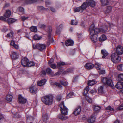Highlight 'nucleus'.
Segmentation results:
<instances>
[{
    "instance_id": "1",
    "label": "nucleus",
    "mask_w": 123,
    "mask_h": 123,
    "mask_svg": "<svg viewBox=\"0 0 123 123\" xmlns=\"http://www.w3.org/2000/svg\"><path fill=\"white\" fill-rule=\"evenodd\" d=\"M95 26L94 25H92L89 28V30L90 33H91V32H92L96 35L100 32L105 33L107 30L108 28V26L106 25H105V27H103V28H95Z\"/></svg>"
},
{
    "instance_id": "2",
    "label": "nucleus",
    "mask_w": 123,
    "mask_h": 123,
    "mask_svg": "<svg viewBox=\"0 0 123 123\" xmlns=\"http://www.w3.org/2000/svg\"><path fill=\"white\" fill-rule=\"evenodd\" d=\"M53 96L51 95H48L44 96L41 98L42 101L47 105H50L53 103Z\"/></svg>"
},
{
    "instance_id": "3",
    "label": "nucleus",
    "mask_w": 123,
    "mask_h": 123,
    "mask_svg": "<svg viewBox=\"0 0 123 123\" xmlns=\"http://www.w3.org/2000/svg\"><path fill=\"white\" fill-rule=\"evenodd\" d=\"M119 55L115 52L111 55V57L113 63H117L119 62L121 60V58L119 57Z\"/></svg>"
},
{
    "instance_id": "4",
    "label": "nucleus",
    "mask_w": 123,
    "mask_h": 123,
    "mask_svg": "<svg viewBox=\"0 0 123 123\" xmlns=\"http://www.w3.org/2000/svg\"><path fill=\"white\" fill-rule=\"evenodd\" d=\"M59 107L60 108V110L62 113L64 115H66L68 114V109L65 106L64 103L62 101L59 105Z\"/></svg>"
},
{
    "instance_id": "5",
    "label": "nucleus",
    "mask_w": 123,
    "mask_h": 123,
    "mask_svg": "<svg viewBox=\"0 0 123 123\" xmlns=\"http://www.w3.org/2000/svg\"><path fill=\"white\" fill-rule=\"evenodd\" d=\"M102 81L104 84H107L109 86H112L113 83L112 80L110 78H104L102 79Z\"/></svg>"
},
{
    "instance_id": "6",
    "label": "nucleus",
    "mask_w": 123,
    "mask_h": 123,
    "mask_svg": "<svg viewBox=\"0 0 123 123\" xmlns=\"http://www.w3.org/2000/svg\"><path fill=\"white\" fill-rule=\"evenodd\" d=\"M102 81L104 84H107L109 86H112L113 83L112 80L110 78H104L102 79Z\"/></svg>"
},
{
    "instance_id": "7",
    "label": "nucleus",
    "mask_w": 123,
    "mask_h": 123,
    "mask_svg": "<svg viewBox=\"0 0 123 123\" xmlns=\"http://www.w3.org/2000/svg\"><path fill=\"white\" fill-rule=\"evenodd\" d=\"M114 50L116 51L115 52L119 55H122L123 53V49L120 45L118 46Z\"/></svg>"
},
{
    "instance_id": "8",
    "label": "nucleus",
    "mask_w": 123,
    "mask_h": 123,
    "mask_svg": "<svg viewBox=\"0 0 123 123\" xmlns=\"http://www.w3.org/2000/svg\"><path fill=\"white\" fill-rule=\"evenodd\" d=\"M90 34L91 35L90 38L92 41L94 43L96 42L97 41V35L94 34L92 32L91 33H90Z\"/></svg>"
},
{
    "instance_id": "9",
    "label": "nucleus",
    "mask_w": 123,
    "mask_h": 123,
    "mask_svg": "<svg viewBox=\"0 0 123 123\" xmlns=\"http://www.w3.org/2000/svg\"><path fill=\"white\" fill-rule=\"evenodd\" d=\"M18 100L20 103L23 104L25 103L27 101L26 99L23 97L22 96L20 95H19L18 96Z\"/></svg>"
},
{
    "instance_id": "10",
    "label": "nucleus",
    "mask_w": 123,
    "mask_h": 123,
    "mask_svg": "<svg viewBox=\"0 0 123 123\" xmlns=\"http://www.w3.org/2000/svg\"><path fill=\"white\" fill-rule=\"evenodd\" d=\"M29 61V60L27 58H24L22 59L21 64L24 67L27 66Z\"/></svg>"
},
{
    "instance_id": "11",
    "label": "nucleus",
    "mask_w": 123,
    "mask_h": 123,
    "mask_svg": "<svg viewBox=\"0 0 123 123\" xmlns=\"http://www.w3.org/2000/svg\"><path fill=\"white\" fill-rule=\"evenodd\" d=\"M81 110V107H78L75 109L73 112V113L75 116L78 115L80 113Z\"/></svg>"
},
{
    "instance_id": "12",
    "label": "nucleus",
    "mask_w": 123,
    "mask_h": 123,
    "mask_svg": "<svg viewBox=\"0 0 123 123\" xmlns=\"http://www.w3.org/2000/svg\"><path fill=\"white\" fill-rule=\"evenodd\" d=\"M37 49L40 51H43L46 48V46L45 44L38 43L37 44Z\"/></svg>"
},
{
    "instance_id": "13",
    "label": "nucleus",
    "mask_w": 123,
    "mask_h": 123,
    "mask_svg": "<svg viewBox=\"0 0 123 123\" xmlns=\"http://www.w3.org/2000/svg\"><path fill=\"white\" fill-rule=\"evenodd\" d=\"M38 91V89L35 86H31L30 88V92L33 94H36Z\"/></svg>"
},
{
    "instance_id": "14",
    "label": "nucleus",
    "mask_w": 123,
    "mask_h": 123,
    "mask_svg": "<svg viewBox=\"0 0 123 123\" xmlns=\"http://www.w3.org/2000/svg\"><path fill=\"white\" fill-rule=\"evenodd\" d=\"M74 42L72 40L68 39L66 40L65 43V45L67 46H72L73 45Z\"/></svg>"
},
{
    "instance_id": "15",
    "label": "nucleus",
    "mask_w": 123,
    "mask_h": 123,
    "mask_svg": "<svg viewBox=\"0 0 123 123\" xmlns=\"http://www.w3.org/2000/svg\"><path fill=\"white\" fill-rule=\"evenodd\" d=\"M115 87L116 88L119 89H122L123 87V82H118L115 85Z\"/></svg>"
},
{
    "instance_id": "16",
    "label": "nucleus",
    "mask_w": 123,
    "mask_h": 123,
    "mask_svg": "<svg viewBox=\"0 0 123 123\" xmlns=\"http://www.w3.org/2000/svg\"><path fill=\"white\" fill-rule=\"evenodd\" d=\"M57 118L61 120H65L68 119L67 116H63L61 114H59L57 116Z\"/></svg>"
},
{
    "instance_id": "17",
    "label": "nucleus",
    "mask_w": 123,
    "mask_h": 123,
    "mask_svg": "<svg viewBox=\"0 0 123 123\" xmlns=\"http://www.w3.org/2000/svg\"><path fill=\"white\" fill-rule=\"evenodd\" d=\"M94 67V64L90 63H87L85 66V67L86 69H92Z\"/></svg>"
},
{
    "instance_id": "18",
    "label": "nucleus",
    "mask_w": 123,
    "mask_h": 123,
    "mask_svg": "<svg viewBox=\"0 0 123 123\" xmlns=\"http://www.w3.org/2000/svg\"><path fill=\"white\" fill-rule=\"evenodd\" d=\"M46 82V80L45 79L42 80L37 82V84L38 86H41L44 85Z\"/></svg>"
},
{
    "instance_id": "19",
    "label": "nucleus",
    "mask_w": 123,
    "mask_h": 123,
    "mask_svg": "<svg viewBox=\"0 0 123 123\" xmlns=\"http://www.w3.org/2000/svg\"><path fill=\"white\" fill-rule=\"evenodd\" d=\"M11 15V11L9 10H7L6 12L4 15V16L6 18L9 17Z\"/></svg>"
},
{
    "instance_id": "20",
    "label": "nucleus",
    "mask_w": 123,
    "mask_h": 123,
    "mask_svg": "<svg viewBox=\"0 0 123 123\" xmlns=\"http://www.w3.org/2000/svg\"><path fill=\"white\" fill-rule=\"evenodd\" d=\"M14 36V33L13 31L11 30L10 31V32L6 36V37L7 38H12Z\"/></svg>"
},
{
    "instance_id": "21",
    "label": "nucleus",
    "mask_w": 123,
    "mask_h": 123,
    "mask_svg": "<svg viewBox=\"0 0 123 123\" xmlns=\"http://www.w3.org/2000/svg\"><path fill=\"white\" fill-rule=\"evenodd\" d=\"M88 121L89 123H93L95 121V117L93 116H92L91 117L88 119Z\"/></svg>"
},
{
    "instance_id": "22",
    "label": "nucleus",
    "mask_w": 123,
    "mask_h": 123,
    "mask_svg": "<svg viewBox=\"0 0 123 123\" xmlns=\"http://www.w3.org/2000/svg\"><path fill=\"white\" fill-rule=\"evenodd\" d=\"M88 4L89 6L92 7H94L95 5V2L92 0H91L89 1Z\"/></svg>"
},
{
    "instance_id": "23",
    "label": "nucleus",
    "mask_w": 123,
    "mask_h": 123,
    "mask_svg": "<svg viewBox=\"0 0 123 123\" xmlns=\"http://www.w3.org/2000/svg\"><path fill=\"white\" fill-rule=\"evenodd\" d=\"M101 52L102 54L103 55V56H102L103 58H105L108 54L107 52L105 50H102Z\"/></svg>"
},
{
    "instance_id": "24",
    "label": "nucleus",
    "mask_w": 123,
    "mask_h": 123,
    "mask_svg": "<svg viewBox=\"0 0 123 123\" xmlns=\"http://www.w3.org/2000/svg\"><path fill=\"white\" fill-rule=\"evenodd\" d=\"M47 30L48 32L49 35L48 36V38L50 39L51 38L50 34L52 31V28L51 26H49L47 28Z\"/></svg>"
},
{
    "instance_id": "25",
    "label": "nucleus",
    "mask_w": 123,
    "mask_h": 123,
    "mask_svg": "<svg viewBox=\"0 0 123 123\" xmlns=\"http://www.w3.org/2000/svg\"><path fill=\"white\" fill-rule=\"evenodd\" d=\"M18 54L17 52H13L12 54V59H16L17 58Z\"/></svg>"
},
{
    "instance_id": "26",
    "label": "nucleus",
    "mask_w": 123,
    "mask_h": 123,
    "mask_svg": "<svg viewBox=\"0 0 123 123\" xmlns=\"http://www.w3.org/2000/svg\"><path fill=\"white\" fill-rule=\"evenodd\" d=\"M93 107L94 111L96 112H98L101 108L100 106L95 105H93Z\"/></svg>"
},
{
    "instance_id": "27",
    "label": "nucleus",
    "mask_w": 123,
    "mask_h": 123,
    "mask_svg": "<svg viewBox=\"0 0 123 123\" xmlns=\"http://www.w3.org/2000/svg\"><path fill=\"white\" fill-rule=\"evenodd\" d=\"M87 7V3L84 2L83 3L80 7L83 11Z\"/></svg>"
},
{
    "instance_id": "28",
    "label": "nucleus",
    "mask_w": 123,
    "mask_h": 123,
    "mask_svg": "<svg viewBox=\"0 0 123 123\" xmlns=\"http://www.w3.org/2000/svg\"><path fill=\"white\" fill-rule=\"evenodd\" d=\"M106 36L104 35H102L99 38V40L100 41H103L106 39Z\"/></svg>"
},
{
    "instance_id": "29",
    "label": "nucleus",
    "mask_w": 123,
    "mask_h": 123,
    "mask_svg": "<svg viewBox=\"0 0 123 123\" xmlns=\"http://www.w3.org/2000/svg\"><path fill=\"white\" fill-rule=\"evenodd\" d=\"M46 71L49 75H52L54 74V72L52 71L51 69L50 68H47L46 70Z\"/></svg>"
},
{
    "instance_id": "30",
    "label": "nucleus",
    "mask_w": 123,
    "mask_h": 123,
    "mask_svg": "<svg viewBox=\"0 0 123 123\" xmlns=\"http://www.w3.org/2000/svg\"><path fill=\"white\" fill-rule=\"evenodd\" d=\"M89 90V86H87L84 89L83 94L85 96L86 95L88 94V92Z\"/></svg>"
},
{
    "instance_id": "31",
    "label": "nucleus",
    "mask_w": 123,
    "mask_h": 123,
    "mask_svg": "<svg viewBox=\"0 0 123 123\" xmlns=\"http://www.w3.org/2000/svg\"><path fill=\"white\" fill-rule=\"evenodd\" d=\"M96 83V81H95L94 80H89L88 81V84L89 86H91L94 85Z\"/></svg>"
},
{
    "instance_id": "32",
    "label": "nucleus",
    "mask_w": 123,
    "mask_h": 123,
    "mask_svg": "<svg viewBox=\"0 0 123 123\" xmlns=\"http://www.w3.org/2000/svg\"><path fill=\"white\" fill-rule=\"evenodd\" d=\"M102 5L103 6L107 5L109 3L108 0H100Z\"/></svg>"
},
{
    "instance_id": "33",
    "label": "nucleus",
    "mask_w": 123,
    "mask_h": 123,
    "mask_svg": "<svg viewBox=\"0 0 123 123\" xmlns=\"http://www.w3.org/2000/svg\"><path fill=\"white\" fill-rule=\"evenodd\" d=\"M30 30L33 32H36L37 31V29L36 27L32 26L30 28Z\"/></svg>"
},
{
    "instance_id": "34",
    "label": "nucleus",
    "mask_w": 123,
    "mask_h": 123,
    "mask_svg": "<svg viewBox=\"0 0 123 123\" xmlns=\"http://www.w3.org/2000/svg\"><path fill=\"white\" fill-rule=\"evenodd\" d=\"M66 63L63 62H60L59 63H58L57 64V67L59 68H60V67L64 65H66Z\"/></svg>"
},
{
    "instance_id": "35",
    "label": "nucleus",
    "mask_w": 123,
    "mask_h": 123,
    "mask_svg": "<svg viewBox=\"0 0 123 123\" xmlns=\"http://www.w3.org/2000/svg\"><path fill=\"white\" fill-rule=\"evenodd\" d=\"M7 22L9 24L13 23L16 21L15 19L12 18H10L7 19Z\"/></svg>"
},
{
    "instance_id": "36",
    "label": "nucleus",
    "mask_w": 123,
    "mask_h": 123,
    "mask_svg": "<svg viewBox=\"0 0 123 123\" xmlns=\"http://www.w3.org/2000/svg\"><path fill=\"white\" fill-rule=\"evenodd\" d=\"M12 95H8L6 96V99L8 101H11L12 100Z\"/></svg>"
},
{
    "instance_id": "37",
    "label": "nucleus",
    "mask_w": 123,
    "mask_h": 123,
    "mask_svg": "<svg viewBox=\"0 0 123 123\" xmlns=\"http://www.w3.org/2000/svg\"><path fill=\"white\" fill-rule=\"evenodd\" d=\"M104 86H100L98 89V91L100 93H103L104 92L103 90Z\"/></svg>"
},
{
    "instance_id": "38",
    "label": "nucleus",
    "mask_w": 123,
    "mask_h": 123,
    "mask_svg": "<svg viewBox=\"0 0 123 123\" xmlns=\"http://www.w3.org/2000/svg\"><path fill=\"white\" fill-rule=\"evenodd\" d=\"M74 11L76 12H82L83 11L80 6L74 9Z\"/></svg>"
},
{
    "instance_id": "39",
    "label": "nucleus",
    "mask_w": 123,
    "mask_h": 123,
    "mask_svg": "<svg viewBox=\"0 0 123 123\" xmlns=\"http://www.w3.org/2000/svg\"><path fill=\"white\" fill-rule=\"evenodd\" d=\"M35 65V63L33 61H29V62H28V63L27 64V66H28L29 67H31L32 66H34Z\"/></svg>"
},
{
    "instance_id": "40",
    "label": "nucleus",
    "mask_w": 123,
    "mask_h": 123,
    "mask_svg": "<svg viewBox=\"0 0 123 123\" xmlns=\"http://www.w3.org/2000/svg\"><path fill=\"white\" fill-rule=\"evenodd\" d=\"M74 94L73 92H70L66 96V98L67 99H69L71 98L73 95Z\"/></svg>"
},
{
    "instance_id": "41",
    "label": "nucleus",
    "mask_w": 123,
    "mask_h": 123,
    "mask_svg": "<svg viewBox=\"0 0 123 123\" xmlns=\"http://www.w3.org/2000/svg\"><path fill=\"white\" fill-rule=\"evenodd\" d=\"M95 67L96 69L98 70H100L101 68L100 64L98 62L96 63L95 65Z\"/></svg>"
},
{
    "instance_id": "42",
    "label": "nucleus",
    "mask_w": 123,
    "mask_h": 123,
    "mask_svg": "<svg viewBox=\"0 0 123 123\" xmlns=\"http://www.w3.org/2000/svg\"><path fill=\"white\" fill-rule=\"evenodd\" d=\"M112 9V8L111 6H108L107 8L106 12L108 13H110Z\"/></svg>"
},
{
    "instance_id": "43",
    "label": "nucleus",
    "mask_w": 123,
    "mask_h": 123,
    "mask_svg": "<svg viewBox=\"0 0 123 123\" xmlns=\"http://www.w3.org/2000/svg\"><path fill=\"white\" fill-rule=\"evenodd\" d=\"M42 38L41 36H39L38 35L35 34L34 36V39L35 40H39Z\"/></svg>"
},
{
    "instance_id": "44",
    "label": "nucleus",
    "mask_w": 123,
    "mask_h": 123,
    "mask_svg": "<svg viewBox=\"0 0 123 123\" xmlns=\"http://www.w3.org/2000/svg\"><path fill=\"white\" fill-rule=\"evenodd\" d=\"M78 22L75 20H72L71 21V24L72 25H75L77 24Z\"/></svg>"
},
{
    "instance_id": "45",
    "label": "nucleus",
    "mask_w": 123,
    "mask_h": 123,
    "mask_svg": "<svg viewBox=\"0 0 123 123\" xmlns=\"http://www.w3.org/2000/svg\"><path fill=\"white\" fill-rule=\"evenodd\" d=\"M118 78L120 80H123V74H121L118 75Z\"/></svg>"
},
{
    "instance_id": "46",
    "label": "nucleus",
    "mask_w": 123,
    "mask_h": 123,
    "mask_svg": "<svg viewBox=\"0 0 123 123\" xmlns=\"http://www.w3.org/2000/svg\"><path fill=\"white\" fill-rule=\"evenodd\" d=\"M53 85L54 86H55V85H56L57 86H58V87L61 88L62 87V85L59 83L55 82L53 84Z\"/></svg>"
},
{
    "instance_id": "47",
    "label": "nucleus",
    "mask_w": 123,
    "mask_h": 123,
    "mask_svg": "<svg viewBox=\"0 0 123 123\" xmlns=\"http://www.w3.org/2000/svg\"><path fill=\"white\" fill-rule=\"evenodd\" d=\"M106 109L107 110H109L111 111H113L114 109L111 106H109L106 108Z\"/></svg>"
},
{
    "instance_id": "48",
    "label": "nucleus",
    "mask_w": 123,
    "mask_h": 123,
    "mask_svg": "<svg viewBox=\"0 0 123 123\" xmlns=\"http://www.w3.org/2000/svg\"><path fill=\"white\" fill-rule=\"evenodd\" d=\"M99 73L100 74H104L105 73V71L104 70H101L98 71Z\"/></svg>"
},
{
    "instance_id": "49",
    "label": "nucleus",
    "mask_w": 123,
    "mask_h": 123,
    "mask_svg": "<svg viewBox=\"0 0 123 123\" xmlns=\"http://www.w3.org/2000/svg\"><path fill=\"white\" fill-rule=\"evenodd\" d=\"M28 18V17H26L25 16H22L21 17V19L23 21H24L25 20L27 19Z\"/></svg>"
},
{
    "instance_id": "50",
    "label": "nucleus",
    "mask_w": 123,
    "mask_h": 123,
    "mask_svg": "<svg viewBox=\"0 0 123 123\" xmlns=\"http://www.w3.org/2000/svg\"><path fill=\"white\" fill-rule=\"evenodd\" d=\"M45 3L46 6L48 7V6L50 5L51 4V3L48 0H47L45 1Z\"/></svg>"
},
{
    "instance_id": "51",
    "label": "nucleus",
    "mask_w": 123,
    "mask_h": 123,
    "mask_svg": "<svg viewBox=\"0 0 123 123\" xmlns=\"http://www.w3.org/2000/svg\"><path fill=\"white\" fill-rule=\"evenodd\" d=\"M122 64H121L117 66V69L119 70H121L122 69Z\"/></svg>"
},
{
    "instance_id": "52",
    "label": "nucleus",
    "mask_w": 123,
    "mask_h": 123,
    "mask_svg": "<svg viewBox=\"0 0 123 123\" xmlns=\"http://www.w3.org/2000/svg\"><path fill=\"white\" fill-rule=\"evenodd\" d=\"M61 83L63 85L65 86H67L68 85V83L67 82H64L63 81H61Z\"/></svg>"
},
{
    "instance_id": "53",
    "label": "nucleus",
    "mask_w": 123,
    "mask_h": 123,
    "mask_svg": "<svg viewBox=\"0 0 123 123\" xmlns=\"http://www.w3.org/2000/svg\"><path fill=\"white\" fill-rule=\"evenodd\" d=\"M50 65L51 67L54 69H55L56 67V65L55 64H52Z\"/></svg>"
},
{
    "instance_id": "54",
    "label": "nucleus",
    "mask_w": 123,
    "mask_h": 123,
    "mask_svg": "<svg viewBox=\"0 0 123 123\" xmlns=\"http://www.w3.org/2000/svg\"><path fill=\"white\" fill-rule=\"evenodd\" d=\"M123 110V106H122L121 104L120 106H119L118 108H117V110Z\"/></svg>"
},
{
    "instance_id": "55",
    "label": "nucleus",
    "mask_w": 123,
    "mask_h": 123,
    "mask_svg": "<svg viewBox=\"0 0 123 123\" xmlns=\"http://www.w3.org/2000/svg\"><path fill=\"white\" fill-rule=\"evenodd\" d=\"M19 11L21 12H24V8L22 7H19Z\"/></svg>"
},
{
    "instance_id": "56",
    "label": "nucleus",
    "mask_w": 123,
    "mask_h": 123,
    "mask_svg": "<svg viewBox=\"0 0 123 123\" xmlns=\"http://www.w3.org/2000/svg\"><path fill=\"white\" fill-rule=\"evenodd\" d=\"M62 98L61 96L57 95L56 97V98L57 100L60 101L61 100Z\"/></svg>"
},
{
    "instance_id": "57",
    "label": "nucleus",
    "mask_w": 123,
    "mask_h": 123,
    "mask_svg": "<svg viewBox=\"0 0 123 123\" xmlns=\"http://www.w3.org/2000/svg\"><path fill=\"white\" fill-rule=\"evenodd\" d=\"M39 26L41 28H44L46 27V25L43 24L39 25Z\"/></svg>"
},
{
    "instance_id": "58",
    "label": "nucleus",
    "mask_w": 123,
    "mask_h": 123,
    "mask_svg": "<svg viewBox=\"0 0 123 123\" xmlns=\"http://www.w3.org/2000/svg\"><path fill=\"white\" fill-rule=\"evenodd\" d=\"M22 32V30L21 29L17 30V33L18 34H20Z\"/></svg>"
},
{
    "instance_id": "59",
    "label": "nucleus",
    "mask_w": 123,
    "mask_h": 123,
    "mask_svg": "<svg viewBox=\"0 0 123 123\" xmlns=\"http://www.w3.org/2000/svg\"><path fill=\"white\" fill-rule=\"evenodd\" d=\"M13 46L16 49H18L19 48L18 45H17L16 44H15Z\"/></svg>"
},
{
    "instance_id": "60",
    "label": "nucleus",
    "mask_w": 123,
    "mask_h": 123,
    "mask_svg": "<svg viewBox=\"0 0 123 123\" xmlns=\"http://www.w3.org/2000/svg\"><path fill=\"white\" fill-rule=\"evenodd\" d=\"M78 76H74L73 79V81H76L78 79Z\"/></svg>"
},
{
    "instance_id": "61",
    "label": "nucleus",
    "mask_w": 123,
    "mask_h": 123,
    "mask_svg": "<svg viewBox=\"0 0 123 123\" xmlns=\"http://www.w3.org/2000/svg\"><path fill=\"white\" fill-rule=\"evenodd\" d=\"M15 43L13 41H11L10 43V44L11 45L13 46L15 44Z\"/></svg>"
},
{
    "instance_id": "62",
    "label": "nucleus",
    "mask_w": 123,
    "mask_h": 123,
    "mask_svg": "<svg viewBox=\"0 0 123 123\" xmlns=\"http://www.w3.org/2000/svg\"><path fill=\"white\" fill-rule=\"evenodd\" d=\"M39 9L40 10H44L45 8L43 6H40L38 7Z\"/></svg>"
},
{
    "instance_id": "63",
    "label": "nucleus",
    "mask_w": 123,
    "mask_h": 123,
    "mask_svg": "<svg viewBox=\"0 0 123 123\" xmlns=\"http://www.w3.org/2000/svg\"><path fill=\"white\" fill-rule=\"evenodd\" d=\"M53 59H51L50 61H49L48 62V64L49 65H50L53 62Z\"/></svg>"
},
{
    "instance_id": "64",
    "label": "nucleus",
    "mask_w": 123,
    "mask_h": 123,
    "mask_svg": "<svg viewBox=\"0 0 123 123\" xmlns=\"http://www.w3.org/2000/svg\"><path fill=\"white\" fill-rule=\"evenodd\" d=\"M61 31L60 30H59L58 29H57L56 30V33L58 34H59L60 33V32Z\"/></svg>"
}]
</instances>
